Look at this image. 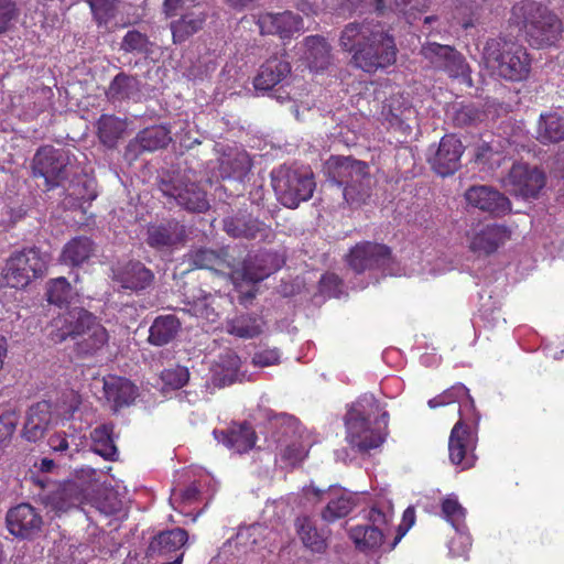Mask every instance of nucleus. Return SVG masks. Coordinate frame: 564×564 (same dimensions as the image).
I'll use <instances>...</instances> for the list:
<instances>
[{"label":"nucleus","mask_w":564,"mask_h":564,"mask_svg":"<svg viewBox=\"0 0 564 564\" xmlns=\"http://www.w3.org/2000/svg\"><path fill=\"white\" fill-rule=\"evenodd\" d=\"M339 46L352 53V63L367 73L392 65L397 59L394 39L379 21L362 20L346 24Z\"/></svg>","instance_id":"f257e3e1"},{"label":"nucleus","mask_w":564,"mask_h":564,"mask_svg":"<svg viewBox=\"0 0 564 564\" xmlns=\"http://www.w3.org/2000/svg\"><path fill=\"white\" fill-rule=\"evenodd\" d=\"M48 338L54 344H61L68 338L77 339V354L89 357L108 344L109 334L94 314L83 307L73 306L52 319Z\"/></svg>","instance_id":"f03ea898"},{"label":"nucleus","mask_w":564,"mask_h":564,"mask_svg":"<svg viewBox=\"0 0 564 564\" xmlns=\"http://www.w3.org/2000/svg\"><path fill=\"white\" fill-rule=\"evenodd\" d=\"M325 173L330 186L341 189L347 204L359 206L371 195L372 180L368 165L350 156H332L325 164Z\"/></svg>","instance_id":"7ed1b4c3"},{"label":"nucleus","mask_w":564,"mask_h":564,"mask_svg":"<svg viewBox=\"0 0 564 564\" xmlns=\"http://www.w3.org/2000/svg\"><path fill=\"white\" fill-rule=\"evenodd\" d=\"M512 17L518 23H522L532 46H551L561 37V20L541 3L522 0L513 6Z\"/></svg>","instance_id":"20e7f679"},{"label":"nucleus","mask_w":564,"mask_h":564,"mask_svg":"<svg viewBox=\"0 0 564 564\" xmlns=\"http://www.w3.org/2000/svg\"><path fill=\"white\" fill-rule=\"evenodd\" d=\"M482 58L488 68L508 80H522L531 69V58L527 50L505 37L489 39L484 46Z\"/></svg>","instance_id":"39448f33"},{"label":"nucleus","mask_w":564,"mask_h":564,"mask_svg":"<svg viewBox=\"0 0 564 564\" xmlns=\"http://www.w3.org/2000/svg\"><path fill=\"white\" fill-rule=\"evenodd\" d=\"M278 199L289 208H296L312 198L316 188L314 174L307 166L280 165L271 173Z\"/></svg>","instance_id":"423d86ee"},{"label":"nucleus","mask_w":564,"mask_h":564,"mask_svg":"<svg viewBox=\"0 0 564 564\" xmlns=\"http://www.w3.org/2000/svg\"><path fill=\"white\" fill-rule=\"evenodd\" d=\"M379 410V404L373 395H364L348 410L345 424L347 429L348 443L360 451H368L378 447L384 440L378 429H372L369 416L373 411Z\"/></svg>","instance_id":"0eeeda50"},{"label":"nucleus","mask_w":564,"mask_h":564,"mask_svg":"<svg viewBox=\"0 0 564 564\" xmlns=\"http://www.w3.org/2000/svg\"><path fill=\"white\" fill-rule=\"evenodd\" d=\"M47 262V254L42 253L37 248L18 251L7 260L0 283L14 289H23L32 280L44 274Z\"/></svg>","instance_id":"6e6552de"},{"label":"nucleus","mask_w":564,"mask_h":564,"mask_svg":"<svg viewBox=\"0 0 564 564\" xmlns=\"http://www.w3.org/2000/svg\"><path fill=\"white\" fill-rule=\"evenodd\" d=\"M73 159L68 150L42 147L33 156L32 175L43 177L47 189L62 186L74 173Z\"/></svg>","instance_id":"1a4fd4ad"},{"label":"nucleus","mask_w":564,"mask_h":564,"mask_svg":"<svg viewBox=\"0 0 564 564\" xmlns=\"http://www.w3.org/2000/svg\"><path fill=\"white\" fill-rule=\"evenodd\" d=\"M158 187L171 202L189 212L203 213L209 206L205 192L181 173L163 172Z\"/></svg>","instance_id":"9d476101"},{"label":"nucleus","mask_w":564,"mask_h":564,"mask_svg":"<svg viewBox=\"0 0 564 564\" xmlns=\"http://www.w3.org/2000/svg\"><path fill=\"white\" fill-rule=\"evenodd\" d=\"M545 182L544 172L536 166L514 163L508 174L501 178V186L517 198L535 199L545 186Z\"/></svg>","instance_id":"9b49d317"},{"label":"nucleus","mask_w":564,"mask_h":564,"mask_svg":"<svg viewBox=\"0 0 564 564\" xmlns=\"http://www.w3.org/2000/svg\"><path fill=\"white\" fill-rule=\"evenodd\" d=\"M421 54L436 69L444 70L454 78H467L469 66L465 57L451 45L430 42L422 46Z\"/></svg>","instance_id":"f8f14e48"},{"label":"nucleus","mask_w":564,"mask_h":564,"mask_svg":"<svg viewBox=\"0 0 564 564\" xmlns=\"http://www.w3.org/2000/svg\"><path fill=\"white\" fill-rule=\"evenodd\" d=\"M348 264L356 273H362L366 270L391 271L392 263L391 250L380 243L362 242L356 245L348 254Z\"/></svg>","instance_id":"ddd939ff"},{"label":"nucleus","mask_w":564,"mask_h":564,"mask_svg":"<svg viewBox=\"0 0 564 564\" xmlns=\"http://www.w3.org/2000/svg\"><path fill=\"white\" fill-rule=\"evenodd\" d=\"M312 492L319 500L326 501V506L321 512V518L325 522L332 523L348 516L357 506L356 496L339 487H329L321 490L314 486L307 488V495Z\"/></svg>","instance_id":"4468645a"},{"label":"nucleus","mask_w":564,"mask_h":564,"mask_svg":"<svg viewBox=\"0 0 564 564\" xmlns=\"http://www.w3.org/2000/svg\"><path fill=\"white\" fill-rule=\"evenodd\" d=\"M462 154L460 140L453 134H446L436 148L430 147L427 161L433 171L444 177L454 174L459 169Z\"/></svg>","instance_id":"2eb2a0df"},{"label":"nucleus","mask_w":564,"mask_h":564,"mask_svg":"<svg viewBox=\"0 0 564 564\" xmlns=\"http://www.w3.org/2000/svg\"><path fill=\"white\" fill-rule=\"evenodd\" d=\"M6 523L9 532L18 539L31 540L41 532L42 516L30 503H20L7 512Z\"/></svg>","instance_id":"dca6fc26"},{"label":"nucleus","mask_w":564,"mask_h":564,"mask_svg":"<svg viewBox=\"0 0 564 564\" xmlns=\"http://www.w3.org/2000/svg\"><path fill=\"white\" fill-rule=\"evenodd\" d=\"M475 447L476 438L469 427L463 421H458L452 429L448 440L449 460L460 466L463 470L473 467L476 462Z\"/></svg>","instance_id":"f3484780"},{"label":"nucleus","mask_w":564,"mask_h":564,"mask_svg":"<svg viewBox=\"0 0 564 564\" xmlns=\"http://www.w3.org/2000/svg\"><path fill=\"white\" fill-rule=\"evenodd\" d=\"M280 260L275 253L262 251L249 254L240 270L235 271V276L248 283H258L280 268Z\"/></svg>","instance_id":"a211bd4d"},{"label":"nucleus","mask_w":564,"mask_h":564,"mask_svg":"<svg viewBox=\"0 0 564 564\" xmlns=\"http://www.w3.org/2000/svg\"><path fill=\"white\" fill-rule=\"evenodd\" d=\"M172 141L171 131L165 126H152L141 130L127 148L126 154L135 159L143 152H154L166 148Z\"/></svg>","instance_id":"6ab92c4d"},{"label":"nucleus","mask_w":564,"mask_h":564,"mask_svg":"<svg viewBox=\"0 0 564 564\" xmlns=\"http://www.w3.org/2000/svg\"><path fill=\"white\" fill-rule=\"evenodd\" d=\"M465 198L469 205L496 215L506 214L511 208L508 197L487 185L469 187Z\"/></svg>","instance_id":"aec40b11"},{"label":"nucleus","mask_w":564,"mask_h":564,"mask_svg":"<svg viewBox=\"0 0 564 564\" xmlns=\"http://www.w3.org/2000/svg\"><path fill=\"white\" fill-rule=\"evenodd\" d=\"M261 528L250 525L239 529L234 539L226 541L219 550L218 557L224 561H235L246 557L253 552L259 543Z\"/></svg>","instance_id":"412c9836"},{"label":"nucleus","mask_w":564,"mask_h":564,"mask_svg":"<svg viewBox=\"0 0 564 564\" xmlns=\"http://www.w3.org/2000/svg\"><path fill=\"white\" fill-rule=\"evenodd\" d=\"M381 116L389 128H392L404 135L411 132L410 121L413 119L414 110L403 95H392L382 106Z\"/></svg>","instance_id":"4be33fe9"},{"label":"nucleus","mask_w":564,"mask_h":564,"mask_svg":"<svg viewBox=\"0 0 564 564\" xmlns=\"http://www.w3.org/2000/svg\"><path fill=\"white\" fill-rule=\"evenodd\" d=\"M154 275L139 261H130L113 269V280L123 289L141 291L153 282Z\"/></svg>","instance_id":"5701e85b"},{"label":"nucleus","mask_w":564,"mask_h":564,"mask_svg":"<svg viewBox=\"0 0 564 564\" xmlns=\"http://www.w3.org/2000/svg\"><path fill=\"white\" fill-rule=\"evenodd\" d=\"M302 24V19L291 11L264 13L258 19V26L262 34H279L281 37L300 31L303 28Z\"/></svg>","instance_id":"b1692460"},{"label":"nucleus","mask_w":564,"mask_h":564,"mask_svg":"<svg viewBox=\"0 0 564 564\" xmlns=\"http://www.w3.org/2000/svg\"><path fill=\"white\" fill-rule=\"evenodd\" d=\"M104 397L113 412L129 406L137 397V388L128 379L111 376L104 379Z\"/></svg>","instance_id":"393cba45"},{"label":"nucleus","mask_w":564,"mask_h":564,"mask_svg":"<svg viewBox=\"0 0 564 564\" xmlns=\"http://www.w3.org/2000/svg\"><path fill=\"white\" fill-rule=\"evenodd\" d=\"M265 229L263 223L242 210L224 219V230L232 238L256 239Z\"/></svg>","instance_id":"a878e982"},{"label":"nucleus","mask_w":564,"mask_h":564,"mask_svg":"<svg viewBox=\"0 0 564 564\" xmlns=\"http://www.w3.org/2000/svg\"><path fill=\"white\" fill-rule=\"evenodd\" d=\"M51 420V404L46 401L37 402L28 411L23 436L30 442L41 440L47 431Z\"/></svg>","instance_id":"bb28decb"},{"label":"nucleus","mask_w":564,"mask_h":564,"mask_svg":"<svg viewBox=\"0 0 564 564\" xmlns=\"http://www.w3.org/2000/svg\"><path fill=\"white\" fill-rule=\"evenodd\" d=\"M186 238V228L176 220L151 226L148 229V243L154 248L172 247Z\"/></svg>","instance_id":"cd10ccee"},{"label":"nucleus","mask_w":564,"mask_h":564,"mask_svg":"<svg viewBox=\"0 0 564 564\" xmlns=\"http://www.w3.org/2000/svg\"><path fill=\"white\" fill-rule=\"evenodd\" d=\"M214 436L218 442H221L228 448L235 449L237 453H245L251 449L256 443V433L247 423L234 425L227 432L214 431Z\"/></svg>","instance_id":"c85d7f7f"},{"label":"nucleus","mask_w":564,"mask_h":564,"mask_svg":"<svg viewBox=\"0 0 564 564\" xmlns=\"http://www.w3.org/2000/svg\"><path fill=\"white\" fill-rule=\"evenodd\" d=\"M291 72L289 62L273 57L268 59L260 68L253 85L257 90H270L281 83Z\"/></svg>","instance_id":"c756f323"},{"label":"nucleus","mask_w":564,"mask_h":564,"mask_svg":"<svg viewBox=\"0 0 564 564\" xmlns=\"http://www.w3.org/2000/svg\"><path fill=\"white\" fill-rule=\"evenodd\" d=\"M273 424L281 434L279 442L285 445V454L294 460L301 459L304 449L293 442L299 434V421L294 416L281 413L274 417Z\"/></svg>","instance_id":"7c9ffc66"},{"label":"nucleus","mask_w":564,"mask_h":564,"mask_svg":"<svg viewBox=\"0 0 564 564\" xmlns=\"http://www.w3.org/2000/svg\"><path fill=\"white\" fill-rule=\"evenodd\" d=\"M509 239V232L506 227L490 225L476 234L470 242V249L479 254H490L498 247Z\"/></svg>","instance_id":"2f4dec72"},{"label":"nucleus","mask_w":564,"mask_h":564,"mask_svg":"<svg viewBox=\"0 0 564 564\" xmlns=\"http://www.w3.org/2000/svg\"><path fill=\"white\" fill-rule=\"evenodd\" d=\"M304 57L313 70H324L332 63L330 46L326 40L318 35L308 36L304 41Z\"/></svg>","instance_id":"473e14b6"},{"label":"nucleus","mask_w":564,"mask_h":564,"mask_svg":"<svg viewBox=\"0 0 564 564\" xmlns=\"http://www.w3.org/2000/svg\"><path fill=\"white\" fill-rule=\"evenodd\" d=\"M96 252L94 242L87 237H76L68 241L62 251L61 261L66 265L79 267Z\"/></svg>","instance_id":"72a5a7b5"},{"label":"nucleus","mask_w":564,"mask_h":564,"mask_svg":"<svg viewBox=\"0 0 564 564\" xmlns=\"http://www.w3.org/2000/svg\"><path fill=\"white\" fill-rule=\"evenodd\" d=\"M188 540V533L182 528L160 532L155 535L148 547L151 555H165L180 550Z\"/></svg>","instance_id":"f704fd0d"},{"label":"nucleus","mask_w":564,"mask_h":564,"mask_svg":"<svg viewBox=\"0 0 564 564\" xmlns=\"http://www.w3.org/2000/svg\"><path fill=\"white\" fill-rule=\"evenodd\" d=\"M188 263L196 269H208L213 271H224L230 267L227 259V252L224 250H213L208 248H198L192 250L188 254Z\"/></svg>","instance_id":"c9c22d12"},{"label":"nucleus","mask_w":564,"mask_h":564,"mask_svg":"<svg viewBox=\"0 0 564 564\" xmlns=\"http://www.w3.org/2000/svg\"><path fill=\"white\" fill-rule=\"evenodd\" d=\"M82 491L76 482H65L47 496V506L57 513L67 512L82 502Z\"/></svg>","instance_id":"e433bc0d"},{"label":"nucleus","mask_w":564,"mask_h":564,"mask_svg":"<svg viewBox=\"0 0 564 564\" xmlns=\"http://www.w3.org/2000/svg\"><path fill=\"white\" fill-rule=\"evenodd\" d=\"M240 358L234 351L221 354L213 369V384L224 388L237 380Z\"/></svg>","instance_id":"4c0bfd02"},{"label":"nucleus","mask_w":564,"mask_h":564,"mask_svg":"<svg viewBox=\"0 0 564 564\" xmlns=\"http://www.w3.org/2000/svg\"><path fill=\"white\" fill-rule=\"evenodd\" d=\"M181 323L175 315L158 316L149 330V341L155 346L171 343L177 335Z\"/></svg>","instance_id":"58836bf2"},{"label":"nucleus","mask_w":564,"mask_h":564,"mask_svg":"<svg viewBox=\"0 0 564 564\" xmlns=\"http://www.w3.org/2000/svg\"><path fill=\"white\" fill-rule=\"evenodd\" d=\"M206 20L203 12H188L183 14L178 20L171 22V31L173 42L180 44L185 42L189 36L198 32Z\"/></svg>","instance_id":"ea45409f"},{"label":"nucleus","mask_w":564,"mask_h":564,"mask_svg":"<svg viewBox=\"0 0 564 564\" xmlns=\"http://www.w3.org/2000/svg\"><path fill=\"white\" fill-rule=\"evenodd\" d=\"M297 534L303 544L315 553H324L327 541L323 533L318 532L313 520L307 516H301L295 521Z\"/></svg>","instance_id":"a19ab883"},{"label":"nucleus","mask_w":564,"mask_h":564,"mask_svg":"<svg viewBox=\"0 0 564 564\" xmlns=\"http://www.w3.org/2000/svg\"><path fill=\"white\" fill-rule=\"evenodd\" d=\"M536 139L544 144L564 140V117L558 113L541 115Z\"/></svg>","instance_id":"79ce46f5"},{"label":"nucleus","mask_w":564,"mask_h":564,"mask_svg":"<svg viewBox=\"0 0 564 564\" xmlns=\"http://www.w3.org/2000/svg\"><path fill=\"white\" fill-rule=\"evenodd\" d=\"M384 529L379 527L356 525L349 530V538L360 551H372L381 546L384 538Z\"/></svg>","instance_id":"37998d69"},{"label":"nucleus","mask_w":564,"mask_h":564,"mask_svg":"<svg viewBox=\"0 0 564 564\" xmlns=\"http://www.w3.org/2000/svg\"><path fill=\"white\" fill-rule=\"evenodd\" d=\"M140 82L135 76L119 73L110 83L107 96L110 100L131 99L139 95Z\"/></svg>","instance_id":"c03bdc74"},{"label":"nucleus","mask_w":564,"mask_h":564,"mask_svg":"<svg viewBox=\"0 0 564 564\" xmlns=\"http://www.w3.org/2000/svg\"><path fill=\"white\" fill-rule=\"evenodd\" d=\"M97 130L100 142L115 148L126 130V122L115 116L102 115L97 121Z\"/></svg>","instance_id":"a18cd8bd"},{"label":"nucleus","mask_w":564,"mask_h":564,"mask_svg":"<svg viewBox=\"0 0 564 564\" xmlns=\"http://www.w3.org/2000/svg\"><path fill=\"white\" fill-rule=\"evenodd\" d=\"M263 325L264 322L260 316L246 314L232 318L227 325V332L234 336L248 339L260 335Z\"/></svg>","instance_id":"49530a36"},{"label":"nucleus","mask_w":564,"mask_h":564,"mask_svg":"<svg viewBox=\"0 0 564 564\" xmlns=\"http://www.w3.org/2000/svg\"><path fill=\"white\" fill-rule=\"evenodd\" d=\"M112 430L113 426L111 424H104L94 429L90 434L94 452L109 460H116L118 457V449L113 442Z\"/></svg>","instance_id":"de8ad7c7"},{"label":"nucleus","mask_w":564,"mask_h":564,"mask_svg":"<svg viewBox=\"0 0 564 564\" xmlns=\"http://www.w3.org/2000/svg\"><path fill=\"white\" fill-rule=\"evenodd\" d=\"M75 295L72 285L63 276L53 279L47 284L46 296L51 304L57 306L68 305Z\"/></svg>","instance_id":"09e8293b"},{"label":"nucleus","mask_w":564,"mask_h":564,"mask_svg":"<svg viewBox=\"0 0 564 564\" xmlns=\"http://www.w3.org/2000/svg\"><path fill=\"white\" fill-rule=\"evenodd\" d=\"M149 37L138 30H130L123 36L120 48L127 53L149 54L151 53Z\"/></svg>","instance_id":"8fccbe9b"},{"label":"nucleus","mask_w":564,"mask_h":564,"mask_svg":"<svg viewBox=\"0 0 564 564\" xmlns=\"http://www.w3.org/2000/svg\"><path fill=\"white\" fill-rule=\"evenodd\" d=\"M224 171L229 170L228 176L241 177L251 169V160L246 152H238L235 156H227L221 161Z\"/></svg>","instance_id":"3c124183"},{"label":"nucleus","mask_w":564,"mask_h":564,"mask_svg":"<svg viewBox=\"0 0 564 564\" xmlns=\"http://www.w3.org/2000/svg\"><path fill=\"white\" fill-rule=\"evenodd\" d=\"M189 379V372L186 367L176 366L174 368L165 369L161 372V380L164 386L176 390L184 387Z\"/></svg>","instance_id":"603ef678"},{"label":"nucleus","mask_w":564,"mask_h":564,"mask_svg":"<svg viewBox=\"0 0 564 564\" xmlns=\"http://www.w3.org/2000/svg\"><path fill=\"white\" fill-rule=\"evenodd\" d=\"M98 24H106L116 15V0H87Z\"/></svg>","instance_id":"864d4df0"},{"label":"nucleus","mask_w":564,"mask_h":564,"mask_svg":"<svg viewBox=\"0 0 564 564\" xmlns=\"http://www.w3.org/2000/svg\"><path fill=\"white\" fill-rule=\"evenodd\" d=\"M19 14L20 11L13 0H0V34L13 26Z\"/></svg>","instance_id":"5fc2aeb1"},{"label":"nucleus","mask_w":564,"mask_h":564,"mask_svg":"<svg viewBox=\"0 0 564 564\" xmlns=\"http://www.w3.org/2000/svg\"><path fill=\"white\" fill-rule=\"evenodd\" d=\"M442 512L446 520L451 522L456 530H458L465 518V509L458 503V501L449 498L445 499L442 503Z\"/></svg>","instance_id":"6e6d98bb"},{"label":"nucleus","mask_w":564,"mask_h":564,"mask_svg":"<svg viewBox=\"0 0 564 564\" xmlns=\"http://www.w3.org/2000/svg\"><path fill=\"white\" fill-rule=\"evenodd\" d=\"M393 517V509L390 503H386L382 506L376 505L373 506L368 514V520L371 524L369 527H379L383 529V527L388 525Z\"/></svg>","instance_id":"4d7b16f0"},{"label":"nucleus","mask_w":564,"mask_h":564,"mask_svg":"<svg viewBox=\"0 0 564 564\" xmlns=\"http://www.w3.org/2000/svg\"><path fill=\"white\" fill-rule=\"evenodd\" d=\"M481 112L474 105H465L455 111L454 121L457 126H470L480 119Z\"/></svg>","instance_id":"13d9d810"},{"label":"nucleus","mask_w":564,"mask_h":564,"mask_svg":"<svg viewBox=\"0 0 564 564\" xmlns=\"http://www.w3.org/2000/svg\"><path fill=\"white\" fill-rule=\"evenodd\" d=\"M395 6L408 19H415L416 13L429 7V0H394Z\"/></svg>","instance_id":"bf43d9fd"},{"label":"nucleus","mask_w":564,"mask_h":564,"mask_svg":"<svg viewBox=\"0 0 564 564\" xmlns=\"http://www.w3.org/2000/svg\"><path fill=\"white\" fill-rule=\"evenodd\" d=\"M414 522H415V510L413 507H408L403 512L402 523L398 528V534L394 538L391 545L389 546V551L393 550L397 546V544L406 534V532L414 524Z\"/></svg>","instance_id":"052dcab7"},{"label":"nucleus","mask_w":564,"mask_h":564,"mask_svg":"<svg viewBox=\"0 0 564 564\" xmlns=\"http://www.w3.org/2000/svg\"><path fill=\"white\" fill-rule=\"evenodd\" d=\"M17 424L18 415L15 412H7L0 416V443L14 433Z\"/></svg>","instance_id":"680f3d73"},{"label":"nucleus","mask_w":564,"mask_h":564,"mask_svg":"<svg viewBox=\"0 0 564 564\" xmlns=\"http://www.w3.org/2000/svg\"><path fill=\"white\" fill-rule=\"evenodd\" d=\"M280 354L276 349H265L259 352H256L252 357V362L254 366L259 367H268L279 362Z\"/></svg>","instance_id":"e2e57ef3"},{"label":"nucleus","mask_w":564,"mask_h":564,"mask_svg":"<svg viewBox=\"0 0 564 564\" xmlns=\"http://www.w3.org/2000/svg\"><path fill=\"white\" fill-rule=\"evenodd\" d=\"M441 395L443 399L449 400V403L458 401L462 397H467L470 399L468 389L464 384L453 386L451 389L444 391Z\"/></svg>","instance_id":"0e129e2a"},{"label":"nucleus","mask_w":564,"mask_h":564,"mask_svg":"<svg viewBox=\"0 0 564 564\" xmlns=\"http://www.w3.org/2000/svg\"><path fill=\"white\" fill-rule=\"evenodd\" d=\"M48 445L54 452L63 453L68 448V442L63 434H54L48 438Z\"/></svg>","instance_id":"69168bd1"},{"label":"nucleus","mask_w":564,"mask_h":564,"mask_svg":"<svg viewBox=\"0 0 564 564\" xmlns=\"http://www.w3.org/2000/svg\"><path fill=\"white\" fill-rule=\"evenodd\" d=\"M199 494H200V491H199L197 485L196 484H192L191 486H188L184 490H181L180 497H181V499L184 502L191 503V502L196 501L198 499Z\"/></svg>","instance_id":"338daca9"},{"label":"nucleus","mask_w":564,"mask_h":564,"mask_svg":"<svg viewBox=\"0 0 564 564\" xmlns=\"http://www.w3.org/2000/svg\"><path fill=\"white\" fill-rule=\"evenodd\" d=\"M185 0H164V11L167 17H174Z\"/></svg>","instance_id":"774afa93"}]
</instances>
